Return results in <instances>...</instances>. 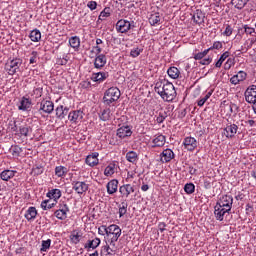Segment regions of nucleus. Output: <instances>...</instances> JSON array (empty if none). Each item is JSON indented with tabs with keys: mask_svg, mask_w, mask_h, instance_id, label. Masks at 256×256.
Instances as JSON below:
<instances>
[{
	"mask_svg": "<svg viewBox=\"0 0 256 256\" xmlns=\"http://www.w3.org/2000/svg\"><path fill=\"white\" fill-rule=\"evenodd\" d=\"M119 193L122 197H129L131 193H135V187H133L131 184H124L119 187Z\"/></svg>",
	"mask_w": 256,
	"mask_h": 256,
	"instance_id": "nucleus-16",
	"label": "nucleus"
},
{
	"mask_svg": "<svg viewBox=\"0 0 256 256\" xmlns=\"http://www.w3.org/2000/svg\"><path fill=\"white\" fill-rule=\"evenodd\" d=\"M223 35H225L226 37H231V35H233V28L227 25L225 31L223 32Z\"/></svg>",
	"mask_w": 256,
	"mask_h": 256,
	"instance_id": "nucleus-55",
	"label": "nucleus"
},
{
	"mask_svg": "<svg viewBox=\"0 0 256 256\" xmlns=\"http://www.w3.org/2000/svg\"><path fill=\"white\" fill-rule=\"evenodd\" d=\"M46 197L57 202L58 199H61V191L59 189H52L46 194Z\"/></svg>",
	"mask_w": 256,
	"mask_h": 256,
	"instance_id": "nucleus-32",
	"label": "nucleus"
},
{
	"mask_svg": "<svg viewBox=\"0 0 256 256\" xmlns=\"http://www.w3.org/2000/svg\"><path fill=\"white\" fill-rule=\"evenodd\" d=\"M133 23V21L130 22L129 20L120 19L116 23V31L118 33H129V31H131V28L135 27Z\"/></svg>",
	"mask_w": 256,
	"mask_h": 256,
	"instance_id": "nucleus-5",
	"label": "nucleus"
},
{
	"mask_svg": "<svg viewBox=\"0 0 256 256\" xmlns=\"http://www.w3.org/2000/svg\"><path fill=\"white\" fill-rule=\"evenodd\" d=\"M70 241H72L74 245H77L81 241V235L79 233L72 234L70 236Z\"/></svg>",
	"mask_w": 256,
	"mask_h": 256,
	"instance_id": "nucleus-50",
	"label": "nucleus"
},
{
	"mask_svg": "<svg viewBox=\"0 0 256 256\" xmlns=\"http://www.w3.org/2000/svg\"><path fill=\"white\" fill-rule=\"evenodd\" d=\"M111 117H113V110L111 108H106L99 113L101 121H110Z\"/></svg>",
	"mask_w": 256,
	"mask_h": 256,
	"instance_id": "nucleus-27",
	"label": "nucleus"
},
{
	"mask_svg": "<svg viewBox=\"0 0 256 256\" xmlns=\"http://www.w3.org/2000/svg\"><path fill=\"white\" fill-rule=\"evenodd\" d=\"M211 95H213V90H210L209 92H207L204 97L200 98L197 101L198 107H203V105H205V103H207V101H209V99L211 98Z\"/></svg>",
	"mask_w": 256,
	"mask_h": 256,
	"instance_id": "nucleus-39",
	"label": "nucleus"
},
{
	"mask_svg": "<svg viewBox=\"0 0 256 256\" xmlns=\"http://www.w3.org/2000/svg\"><path fill=\"white\" fill-rule=\"evenodd\" d=\"M126 160L129 161V163H137L139 161V154L135 151H129L126 153Z\"/></svg>",
	"mask_w": 256,
	"mask_h": 256,
	"instance_id": "nucleus-31",
	"label": "nucleus"
},
{
	"mask_svg": "<svg viewBox=\"0 0 256 256\" xmlns=\"http://www.w3.org/2000/svg\"><path fill=\"white\" fill-rule=\"evenodd\" d=\"M165 227H167V224H165V222H160L158 224V228H159L160 233H163L165 231Z\"/></svg>",
	"mask_w": 256,
	"mask_h": 256,
	"instance_id": "nucleus-64",
	"label": "nucleus"
},
{
	"mask_svg": "<svg viewBox=\"0 0 256 256\" xmlns=\"http://www.w3.org/2000/svg\"><path fill=\"white\" fill-rule=\"evenodd\" d=\"M107 17H111V8L106 7L103 9V11L100 13L98 19L100 21H105V19H107Z\"/></svg>",
	"mask_w": 256,
	"mask_h": 256,
	"instance_id": "nucleus-42",
	"label": "nucleus"
},
{
	"mask_svg": "<svg viewBox=\"0 0 256 256\" xmlns=\"http://www.w3.org/2000/svg\"><path fill=\"white\" fill-rule=\"evenodd\" d=\"M233 66V59L229 58L225 64H224V69L225 71H229V69H231V67Z\"/></svg>",
	"mask_w": 256,
	"mask_h": 256,
	"instance_id": "nucleus-57",
	"label": "nucleus"
},
{
	"mask_svg": "<svg viewBox=\"0 0 256 256\" xmlns=\"http://www.w3.org/2000/svg\"><path fill=\"white\" fill-rule=\"evenodd\" d=\"M21 65H23V60L19 58L8 60L5 64V70L8 74L15 75Z\"/></svg>",
	"mask_w": 256,
	"mask_h": 256,
	"instance_id": "nucleus-4",
	"label": "nucleus"
},
{
	"mask_svg": "<svg viewBox=\"0 0 256 256\" xmlns=\"http://www.w3.org/2000/svg\"><path fill=\"white\" fill-rule=\"evenodd\" d=\"M118 187L119 181L117 179L110 180L106 185L108 195H115Z\"/></svg>",
	"mask_w": 256,
	"mask_h": 256,
	"instance_id": "nucleus-18",
	"label": "nucleus"
},
{
	"mask_svg": "<svg viewBox=\"0 0 256 256\" xmlns=\"http://www.w3.org/2000/svg\"><path fill=\"white\" fill-rule=\"evenodd\" d=\"M251 47H253V44L249 40H247L244 43V46H242L241 51H243L244 53H247V51H249V49H251Z\"/></svg>",
	"mask_w": 256,
	"mask_h": 256,
	"instance_id": "nucleus-51",
	"label": "nucleus"
},
{
	"mask_svg": "<svg viewBox=\"0 0 256 256\" xmlns=\"http://www.w3.org/2000/svg\"><path fill=\"white\" fill-rule=\"evenodd\" d=\"M68 119L72 123H78V121H81V119H83V111L76 110V111L70 112L68 115Z\"/></svg>",
	"mask_w": 256,
	"mask_h": 256,
	"instance_id": "nucleus-21",
	"label": "nucleus"
},
{
	"mask_svg": "<svg viewBox=\"0 0 256 256\" xmlns=\"http://www.w3.org/2000/svg\"><path fill=\"white\" fill-rule=\"evenodd\" d=\"M155 93L160 95L163 101L170 103L177 97L175 86L171 82H157L154 87Z\"/></svg>",
	"mask_w": 256,
	"mask_h": 256,
	"instance_id": "nucleus-1",
	"label": "nucleus"
},
{
	"mask_svg": "<svg viewBox=\"0 0 256 256\" xmlns=\"http://www.w3.org/2000/svg\"><path fill=\"white\" fill-rule=\"evenodd\" d=\"M129 205L126 202H122L119 206V217H123V215H126L127 213V207Z\"/></svg>",
	"mask_w": 256,
	"mask_h": 256,
	"instance_id": "nucleus-48",
	"label": "nucleus"
},
{
	"mask_svg": "<svg viewBox=\"0 0 256 256\" xmlns=\"http://www.w3.org/2000/svg\"><path fill=\"white\" fill-rule=\"evenodd\" d=\"M55 112H56V117L58 119H65V117H67V115L69 114V108L63 105H60L55 109Z\"/></svg>",
	"mask_w": 256,
	"mask_h": 256,
	"instance_id": "nucleus-23",
	"label": "nucleus"
},
{
	"mask_svg": "<svg viewBox=\"0 0 256 256\" xmlns=\"http://www.w3.org/2000/svg\"><path fill=\"white\" fill-rule=\"evenodd\" d=\"M19 133L22 137H29L33 133V128L29 125H22L19 127Z\"/></svg>",
	"mask_w": 256,
	"mask_h": 256,
	"instance_id": "nucleus-30",
	"label": "nucleus"
},
{
	"mask_svg": "<svg viewBox=\"0 0 256 256\" xmlns=\"http://www.w3.org/2000/svg\"><path fill=\"white\" fill-rule=\"evenodd\" d=\"M244 31L247 35H252V33H255V28H251L249 26L244 27Z\"/></svg>",
	"mask_w": 256,
	"mask_h": 256,
	"instance_id": "nucleus-61",
	"label": "nucleus"
},
{
	"mask_svg": "<svg viewBox=\"0 0 256 256\" xmlns=\"http://www.w3.org/2000/svg\"><path fill=\"white\" fill-rule=\"evenodd\" d=\"M29 37L31 41H33L34 43H38V41H41V31H39L38 29H34L30 32Z\"/></svg>",
	"mask_w": 256,
	"mask_h": 256,
	"instance_id": "nucleus-37",
	"label": "nucleus"
},
{
	"mask_svg": "<svg viewBox=\"0 0 256 256\" xmlns=\"http://www.w3.org/2000/svg\"><path fill=\"white\" fill-rule=\"evenodd\" d=\"M68 213H69V206L63 203V204H60L59 209L54 212V215L60 221H65V219H67Z\"/></svg>",
	"mask_w": 256,
	"mask_h": 256,
	"instance_id": "nucleus-10",
	"label": "nucleus"
},
{
	"mask_svg": "<svg viewBox=\"0 0 256 256\" xmlns=\"http://www.w3.org/2000/svg\"><path fill=\"white\" fill-rule=\"evenodd\" d=\"M236 77L238 78V80L240 81H245V79H247V73L243 72V71H239L236 74Z\"/></svg>",
	"mask_w": 256,
	"mask_h": 256,
	"instance_id": "nucleus-56",
	"label": "nucleus"
},
{
	"mask_svg": "<svg viewBox=\"0 0 256 256\" xmlns=\"http://www.w3.org/2000/svg\"><path fill=\"white\" fill-rule=\"evenodd\" d=\"M175 158V153L173 150L167 148L160 154V161L162 163H169L172 159Z\"/></svg>",
	"mask_w": 256,
	"mask_h": 256,
	"instance_id": "nucleus-15",
	"label": "nucleus"
},
{
	"mask_svg": "<svg viewBox=\"0 0 256 256\" xmlns=\"http://www.w3.org/2000/svg\"><path fill=\"white\" fill-rule=\"evenodd\" d=\"M104 251L106 255H113V253H115V248H111V246L107 244L106 246H104Z\"/></svg>",
	"mask_w": 256,
	"mask_h": 256,
	"instance_id": "nucleus-54",
	"label": "nucleus"
},
{
	"mask_svg": "<svg viewBox=\"0 0 256 256\" xmlns=\"http://www.w3.org/2000/svg\"><path fill=\"white\" fill-rule=\"evenodd\" d=\"M244 97L246 103H255L256 101V85H251L249 86L245 92H244Z\"/></svg>",
	"mask_w": 256,
	"mask_h": 256,
	"instance_id": "nucleus-9",
	"label": "nucleus"
},
{
	"mask_svg": "<svg viewBox=\"0 0 256 256\" xmlns=\"http://www.w3.org/2000/svg\"><path fill=\"white\" fill-rule=\"evenodd\" d=\"M117 241H119V239L109 238L108 239L109 247H111L112 249H117V246H116Z\"/></svg>",
	"mask_w": 256,
	"mask_h": 256,
	"instance_id": "nucleus-53",
	"label": "nucleus"
},
{
	"mask_svg": "<svg viewBox=\"0 0 256 256\" xmlns=\"http://www.w3.org/2000/svg\"><path fill=\"white\" fill-rule=\"evenodd\" d=\"M213 61V58L208 57L206 59H203L200 61V65H210V63Z\"/></svg>",
	"mask_w": 256,
	"mask_h": 256,
	"instance_id": "nucleus-60",
	"label": "nucleus"
},
{
	"mask_svg": "<svg viewBox=\"0 0 256 256\" xmlns=\"http://www.w3.org/2000/svg\"><path fill=\"white\" fill-rule=\"evenodd\" d=\"M109 77V72H97L93 73L91 76V80L95 83H103L105 79Z\"/></svg>",
	"mask_w": 256,
	"mask_h": 256,
	"instance_id": "nucleus-20",
	"label": "nucleus"
},
{
	"mask_svg": "<svg viewBox=\"0 0 256 256\" xmlns=\"http://www.w3.org/2000/svg\"><path fill=\"white\" fill-rule=\"evenodd\" d=\"M116 135H117V137H119V139H126V137H131V135H133L131 126L126 125V126H122V127L118 128Z\"/></svg>",
	"mask_w": 256,
	"mask_h": 256,
	"instance_id": "nucleus-13",
	"label": "nucleus"
},
{
	"mask_svg": "<svg viewBox=\"0 0 256 256\" xmlns=\"http://www.w3.org/2000/svg\"><path fill=\"white\" fill-rule=\"evenodd\" d=\"M87 7H88V9H90V11H95V9H97V2L96 1H89L87 3Z\"/></svg>",
	"mask_w": 256,
	"mask_h": 256,
	"instance_id": "nucleus-58",
	"label": "nucleus"
},
{
	"mask_svg": "<svg viewBox=\"0 0 256 256\" xmlns=\"http://www.w3.org/2000/svg\"><path fill=\"white\" fill-rule=\"evenodd\" d=\"M227 214L231 215V210L224 208L223 206H219V204L214 206V216L216 221H223Z\"/></svg>",
	"mask_w": 256,
	"mask_h": 256,
	"instance_id": "nucleus-6",
	"label": "nucleus"
},
{
	"mask_svg": "<svg viewBox=\"0 0 256 256\" xmlns=\"http://www.w3.org/2000/svg\"><path fill=\"white\" fill-rule=\"evenodd\" d=\"M99 153H93L92 155H88L86 157L85 163L86 165H89L90 167H95V165H99Z\"/></svg>",
	"mask_w": 256,
	"mask_h": 256,
	"instance_id": "nucleus-24",
	"label": "nucleus"
},
{
	"mask_svg": "<svg viewBox=\"0 0 256 256\" xmlns=\"http://www.w3.org/2000/svg\"><path fill=\"white\" fill-rule=\"evenodd\" d=\"M32 102L29 98L22 97L18 109L19 111H29L31 109Z\"/></svg>",
	"mask_w": 256,
	"mask_h": 256,
	"instance_id": "nucleus-25",
	"label": "nucleus"
},
{
	"mask_svg": "<svg viewBox=\"0 0 256 256\" xmlns=\"http://www.w3.org/2000/svg\"><path fill=\"white\" fill-rule=\"evenodd\" d=\"M45 171V168H43L42 165H35L32 169L33 175H42V173Z\"/></svg>",
	"mask_w": 256,
	"mask_h": 256,
	"instance_id": "nucleus-47",
	"label": "nucleus"
},
{
	"mask_svg": "<svg viewBox=\"0 0 256 256\" xmlns=\"http://www.w3.org/2000/svg\"><path fill=\"white\" fill-rule=\"evenodd\" d=\"M115 171H117V165L115 163H110L104 170V175L106 177H111V175L115 174Z\"/></svg>",
	"mask_w": 256,
	"mask_h": 256,
	"instance_id": "nucleus-34",
	"label": "nucleus"
},
{
	"mask_svg": "<svg viewBox=\"0 0 256 256\" xmlns=\"http://www.w3.org/2000/svg\"><path fill=\"white\" fill-rule=\"evenodd\" d=\"M121 97V90L117 87H111L105 91L103 96L104 105H113V103H117L119 98Z\"/></svg>",
	"mask_w": 256,
	"mask_h": 256,
	"instance_id": "nucleus-2",
	"label": "nucleus"
},
{
	"mask_svg": "<svg viewBox=\"0 0 256 256\" xmlns=\"http://www.w3.org/2000/svg\"><path fill=\"white\" fill-rule=\"evenodd\" d=\"M142 52H143V49L141 48H133L130 51V57H133L135 59V57H139V55H141Z\"/></svg>",
	"mask_w": 256,
	"mask_h": 256,
	"instance_id": "nucleus-49",
	"label": "nucleus"
},
{
	"mask_svg": "<svg viewBox=\"0 0 256 256\" xmlns=\"http://www.w3.org/2000/svg\"><path fill=\"white\" fill-rule=\"evenodd\" d=\"M184 149L187 151H195L197 149V140L193 137H186L183 141Z\"/></svg>",
	"mask_w": 256,
	"mask_h": 256,
	"instance_id": "nucleus-14",
	"label": "nucleus"
},
{
	"mask_svg": "<svg viewBox=\"0 0 256 256\" xmlns=\"http://www.w3.org/2000/svg\"><path fill=\"white\" fill-rule=\"evenodd\" d=\"M101 245V239L100 238H93L92 240H88L84 244V249H87L88 251H91V249H97Z\"/></svg>",
	"mask_w": 256,
	"mask_h": 256,
	"instance_id": "nucleus-19",
	"label": "nucleus"
},
{
	"mask_svg": "<svg viewBox=\"0 0 256 256\" xmlns=\"http://www.w3.org/2000/svg\"><path fill=\"white\" fill-rule=\"evenodd\" d=\"M69 45L72 49H79V47H81V39L79 36H72L69 39Z\"/></svg>",
	"mask_w": 256,
	"mask_h": 256,
	"instance_id": "nucleus-33",
	"label": "nucleus"
},
{
	"mask_svg": "<svg viewBox=\"0 0 256 256\" xmlns=\"http://www.w3.org/2000/svg\"><path fill=\"white\" fill-rule=\"evenodd\" d=\"M230 53L229 51L224 52L220 58L218 59V61L215 63V67L216 68H221V66L223 65V62L225 61V59H227L229 57Z\"/></svg>",
	"mask_w": 256,
	"mask_h": 256,
	"instance_id": "nucleus-43",
	"label": "nucleus"
},
{
	"mask_svg": "<svg viewBox=\"0 0 256 256\" xmlns=\"http://www.w3.org/2000/svg\"><path fill=\"white\" fill-rule=\"evenodd\" d=\"M210 49L213 51V49L219 50L223 49V42L221 41H215L213 45L210 47Z\"/></svg>",
	"mask_w": 256,
	"mask_h": 256,
	"instance_id": "nucleus-52",
	"label": "nucleus"
},
{
	"mask_svg": "<svg viewBox=\"0 0 256 256\" xmlns=\"http://www.w3.org/2000/svg\"><path fill=\"white\" fill-rule=\"evenodd\" d=\"M24 217H25V219H27V221H33V219H35L37 217V208L29 207L28 211H26Z\"/></svg>",
	"mask_w": 256,
	"mask_h": 256,
	"instance_id": "nucleus-29",
	"label": "nucleus"
},
{
	"mask_svg": "<svg viewBox=\"0 0 256 256\" xmlns=\"http://www.w3.org/2000/svg\"><path fill=\"white\" fill-rule=\"evenodd\" d=\"M192 18L197 25H203L205 23V13L201 10H196Z\"/></svg>",
	"mask_w": 256,
	"mask_h": 256,
	"instance_id": "nucleus-26",
	"label": "nucleus"
},
{
	"mask_svg": "<svg viewBox=\"0 0 256 256\" xmlns=\"http://www.w3.org/2000/svg\"><path fill=\"white\" fill-rule=\"evenodd\" d=\"M101 51H103V49L100 48V46L96 45V46L93 47V50L91 51V53H95L96 56H97V55H101Z\"/></svg>",
	"mask_w": 256,
	"mask_h": 256,
	"instance_id": "nucleus-59",
	"label": "nucleus"
},
{
	"mask_svg": "<svg viewBox=\"0 0 256 256\" xmlns=\"http://www.w3.org/2000/svg\"><path fill=\"white\" fill-rule=\"evenodd\" d=\"M55 109V104L49 100H43L40 103L39 112L43 111V113L51 114Z\"/></svg>",
	"mask_w": 256,
	"mask_h": 256,
	"instance_id": "nucleus-12",
	"label": "nucleus"
},
{
	"mask_svg": "<svg viewBox=\"0 0 256 256\" xmlns=\"http://www.w3.org/2000/svg\"><path fill=\"white\" fill-rule=\"evenodd\" d=\"M105 234L109 239H119L121 237V228L117 224H111L110 226L102 225Z\"/></svg>",
	"mask_w": 256,
	"mask_h": 256,
	"instance_id": "nucleus-3",
	"label": "nucleus"
},
{
	"mask_svg": "<svg viewBox=\"0 0 256 256\" xmlns=\"http://www.w3.org/2000/svg\"><path fill=\"white\" fill-rule=\"evenodd\" d=\"M160 21L161 16L159 15V13H154L149 18V23L152 27H155V25H157V23H159Z\"/></svg>",
	"mask_w": 256,
	"mask_h": 256,
	"instance_id": "nucleus-41",
	"label": "nucleus"
},
{
	"mask_svg": "<svg viewBox=\"0 0 256 256\" xmlns=\"http://www.w3.org/2000/svg\"><path fill=\"white\" fill-rule=\"evenodd\" d=\"M72 189L78 194L83 195V193H87L89 191V184L83 181H73Z\"/></svg>",
	"mask_w": 256,
	"mask_h": 256,
	"instance_id": "nucleus-8",
	"label": "nucleus"
},
{
	"mask_svg": "<svg viewBox=\"0 0 256 256\" xmlns=\"http://www.w3.org/2000/svg\"><path fill=\"white\" fill-rule=\"evenodd\" d=\"M107 65V56L105 54H99L94 59V67L95 69H102Z\"/></svg>",
	"mask_w": 256,
	"mask_h": 256,
	"instance_id": "nucleus-17",
	"label": "nucleus"
},
{
	"mask_svg": "<svg viewBox=\"0 0 256 256\" xmlns=\"http://www.w3.org/2000/svg\"><path fill=\"white\" fill-rule=\"evenodd\" d=\"M184 191L185 193H187V195H193V193H195V184L193 183L185 184Z\"/></svg>",
	"mask_w": 256,
	"mask_h": 256,
	"instance_id": "nucleus-45",
	"label": "nucleus"
},
{
	"mask_svg": "<svg viewBox=\"0 0 256 256\" xmlns=\"http://www.w3.org/2000/svg\"><path fill=\"white\" fill-rule=\"evenodd\" d=\"M15 173H17L15 170H4L0 174V179H2V181H9V179L15 177Z\"/></svg>",
	"mask_w": 256,
	"mask_h": 256,
	"instance_id": "nucleus-28",
	"label": "nucleus"
},
{
	"mask_svg": "<svg viewBox=\"0 0 256 256\" xmlns=\"http://www.w3.org/2000/svg\"><path fill=\"white\" fill-rule=\"evenodd\" d=\"M51 247V239L42 241V248L40 249L41 253L47 252V250Z\"/></svg>",
	"mask_w": 256,
	"mask_h": 256,
	"instance_id": "nucleus-46",
	"label": "nucleus"
},
{
	"mask_svg": "<svg viewBox=\"0 0 256 256\" xmlns=\"http://www.w3.org/2000/svg\"><path fill=\"white\" fill-rule=\"evenodd\" d=\"M32 57L30 58V64L33 65V63H37V52L33 51L32 52Z\"/></svg>",
	"mask_w": 256,
	"mask_h": 256,
	"instance_id": "nucleus-63",
	"label": "nucleus"
},
{
	"mask_svg": "<svg viewBox=\"0 0 256 256\" xmlns=\"http://www.w3.org/2000/svg\"><path fill=\"white\" fill-rule=\"evenodd\" d=\"M237 131H239V126L229 123L224 128V135L227 139H233L237 135Z\"/></svg>",
	"mask_w": 256,
	"mask_h": 256,
	"instance_id": "nucleus-11",
	"label": "nucleus"
},
{
	"mask_svg": "<svg viewBox=\"0 0 256 256\" xmlns=\"http://www.w3.org/2000/svg\"><path fill=\"white\" fill-rule=\"evenodd\" d=\"M249 0H231V4L235 7V9H238L241 11V9L245 8V5H247Z\"/></svg>",
	"mask_w": 256,
	"mask_h": 256,
	"instance_id": "nucleus-36",
	"label": "nucleus"
},
{
	"mask_svg": "<svg viewBox=\"0 0 256 256\" xmlns=\"http://www.w3.org/2000/svg\"><path fill=\"white\" fill-rule=\"evenodd\" d=\"M166 117H168L167 111L161 110V111L158 113V116L156 117V123H158L159 125H161V123H163V122L165 121Z\"/></svg>",
	"mask_w": 256,
	"mask_h": 256,
	"instance_id": "nucleus-44",
	"label": "nucleus"
},
{
	"mask_svg": "<svg viewBox=\"0 0 256 256\" xmlns=\"http://www.w3.org/2000/svg\"><path fill=\"white\" fill-rule=\"evenodd\" d=\"M67 175V167L65 166H56L55 176L56 177H65Z\"/></svg>",
	"mask_w": 256,
	"mask_h": 256,
	"instance_id": "nucleus-40",
	"label": "nucleus"
},
{
	"mask_svg": "<svg viewBox=\"0 0 256 256\" xmlns=\"http://www.w3.org/2000/svg\"><path fill=\"white\" fill-rule=\"evenodd\" d=\"M55 205H57V201L55 200H53V202H51V200H44L41 202V209H43V211H47L48 209H53Z\"/></svg>",
	"mask_w": 256,
	"mask_h": 256,
	"instance_id": "nucleus-35",
	"label": "nucleus"
},
{
	"mask_svg": "<svg viewBox=\"0 0 256 256\" xmlns=\"http://www.w3.org/2000/svg\"><path fill=\"white\" fill-rule=\"evenodd\" d=\"M230 82L232 83V85H238V83H241V81L239 80V78L237 77V75H234L231 79Z\"/></svg>",
	"mask_w": 256,
	"mask_h": 256,
	"instance_id": "nucleus-62",
	"label": "nucleus"
},
{
	"mask_svg": "<svg viewBox=\"0 0 256 256\" xmlns=\"http://www.w3.org/2000/svg\"><path fill=\"white\" fill-rule=\"evenodd\" d=\"M167 74L171 79H179V75L181 74V72L177 67H170L167 71Z\"/></svg>",
	"mask_w": 256,
	"mask_h": 256,
	"instance_id": "nucleus-38",
	"label": "nucleus"
},
{
	"mask_svg": "<svg viewBox=\"0 0 256 256\" xmlns=\"http://www.w3.org/2000/svg\"><path fill=\"white\" fill-rule=\"evenodd\" d=\"M216 205H219L220 207H224L225 209L231 211V209H233V196L227 194L221 196L216 202Z\"/></svg>",
	"mask_w": 256,
	"mask_h": 256,
	"instance_id": "nucleus-7",
	"label": "nucleus"
},
{
	"mask_svg": "<svg viewBox=\"0 0 256 256\" xmlns=\"http://www.w3.org/2000/svg\"><path fill=\"white\" fill-rule=\"evenodd\" d=\"M165 142H166V138L163 134H156L154 136V139L152 140V147L155 148V147H163L165 145Z\"/></svg>",
	"mask_w": 256,
	"mask_h": 256,
	"instance_id": "nucleus-22",
	"label": "nucleus"
}]
</instances>
